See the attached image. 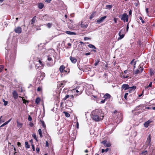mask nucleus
<instances>
[{
	"instance_id": "obj_1",
	"label": "nucleus",
	"mask_w": 155,
	"mask_h": 155,
	"mask_svg": "<svg viewBox=\"0 0 155 155\" xmlns=\"http://www.w3.org/2000/svg\"><path fill=\"white\" fill-rule=\"evenodd\" d=\"M7 46L5 48L6 49L7 51L9 50L10 49L13 50L14 51V53L12 54L9 56V58L7 56L5 57V59L8 60V61L11 63H13L15 58L16 53L15 52V49L17 47V44L16 41H13L12 43L11 44L10 42L8 40L7 42Z\"/></svg>"
},
{
	"instance_id": "obj_2",
	"label": "nucleus",
	"mask_w": 155,
	"mask_h": 155,
	"mask_svg": "<svg viewBox=\"0 0 155 155\" xmlns=\"http://www.w3.org/2000/svg\"><path fill=\"white\" fill-rule=\"evenodd\" d=\"M91 117L93 120L96 121H99L103 119L104 116H102L100 111L97 109L91 112Z\"/></svg>"
},
{
	"instance_id": "obj_3",
	"label": "nucleus",
	"mask_w": 155,
	"mask_h": 155,
	"mask_svg": "<svg viewBox=\"0 0 155 155\" xmlns=\"http://www.w3.org/2000/svg\"><path fill=\"white\" fill-rule=\"evenodd\" d=\"M55 63V61H54L51 57L49 55L47 56V59L46 61V65L48 67H51Z\"/></svg>"
},
{
	"instance_id": "obj_4",
	"label": "nucleus",
	"mask_w": 155,
	"mask_h": 155,
	"mask_svg": "<svg viewBox=\"0 0 155 155\" xmlns=\"http://www.w3.org/2000/svg\"><path fill=\"white\" fill-rule=\"evenodd\" d=\"M116 115L117 116V117L116 119H117V123L118 124L122 121L123 116L121 113L119 112L117 113L116 114H114V116Z\"/></svg>"
},
{
	"instance_id": "obj_5",
	"label": "nucleus",
	"mask_w": 155,
	"mask_h": 155,
	"mask_svg": "<svg viewBox=\"0 0 155 155\" xmlns=\"http://www.w3.org/2000/svg\"><path fill=\"white\" fill-rule=\"evenodd\" d=\"M124 31L125 29H124L120 30L118 34L120 37L118 38V40H120L124 37L125 35Z\"/></svg>"
},
{
	"instance_id": "obj_6",
	"label": "nucleus",
	"mask_w": 155,
	"mask_h": 155,
	"mask_svg": "<svg viewBox=\"0 0 155 155\" xmlns=\"http://www.w3.org/2000/svg\"><path fill=\"white\" fill-rule=\"evenodd\" d=\"M143 70V68L141 66L138 69H137L134 72V74H137L141 73Z\"/></svg>"
},
{
	"instance_id": "obj_7",
	"label": "nucleus",
	"mask_w": 155,
	"mask_h": 155,
	"mask_svg": "<svg viewBox=\"0 0 155 155\" xmlns=\"http://www.w3.org/2000/svg\"><path fill=\"white\" fill-rule=\"evenodd\" d=\"M81 27L83 29H86L88 26L87 22H81Z\"/></svg>"
},
{
	"instance_id": "obj_8",
	"label": "nucleus",
	"mask_w": 155,
	"mask_h": 155,
	"mask_svg": "<svg viewBox=\"0 0 155 155\" xmlns=\"http://www.w3.org/2000/svg\"><path fill=\"white\" fill-rule=\"evenodd\" d=\"M101 143L103 144L104 146L107 147H110L111 145L110 143L109 142L106 140L102 141Z\"/></svg>"
},
{
	"instance_id": "obj_9",
	"label": "nucleus",
	"mask_w": 155,
	"mask_h": 155,
	"mask_svg": "<svg viewBox=\"0 0 155 155\" xmlns=\"http://www.w3.org/2000/svg\"><path fill=\"white\" fill-rule=\"evenodd\" d=\"M128 16L126 13H124L122 15H120L119 16V17L120 18V19L121 20L123 21L124 22L125 21L126 18Z\"/></svg>"
},
{
	"instance_id": "obj_10",
	"label": "nucleus",
	"mask_w": 155,
	"mask_h": 155,
	"mask_svg": "<svg viewBox=\"0 0 155 155\" xmlns=\"http://www.w3.org/2000/svg\"><path fill=\"white\" fill-rule=\"evenodd\" d=\"M106 18H107L106 16H104L103 17H101L100 19H97V20L96 22L98 24H100V23H101V22H103L104 21V20Z\"/></svg>"
},
{
	"instance_id": "obj_11",
	"label": "nucleus",
	"mask_w": 155,
	"mask_h": 155,
	"mask_svg": "<svg viewBox=\"0 0 155 155\" xmlns=\"http://www.w3.org/2000/svg\"><path fill=\"white\" fill-rule=\"evenodd\" d=\"M121 88L122 89V90L124 89V90L125 91L129 89L130 87L129 86V85L127 84H124L122 85Z\"/></svg>"
},
{
	"instance_id": "obj_12",
	"label": "nucleus",
	"mask_w": 155,
	"mask_h": 155,
	"mask_svg": "<svg viewBox=\"0 0 155 155\" xmlns=\"http://www.w3.org/2000/svg\"><path fill=\"white\" fill-rule=\"evenodd\" d=\"M83 90V87L82 86H80L77 89L75 90H75L77 93H79V94H77V95H78L81 94Z\"/></svg>"
},
{
	"instance_id": "obj_13",
	"label": "nucleus",
	"mask_w": 155,
	"mask_h": 155,
	"mask_svg": "<svg viewBox=\"0 0 155 155\" xmlns=\"http://www.w3.org/2000/svg\"><path fill=\"white\" fill-rule=\"evenodd\" d=\"M144 107L143 104H141L136 107L134 109V110H142Z\"/></svg>"
},
{
	"instance_id": "obj_14",
	"label": "nucleus",
	"mask_w": 155,
	"mask_h": 155,
	"mask_svg": "<svg viewBox=\"0 0 155 155\" xmlns=\"http://www.w3.org/2000/svg\"><path fill=\"white\" fill-rule=\"evenodd\" d=\"M14 31L16 33L19 34L21 32V28L20 27H18L15 28Z\"/></svg>"
},
{
	"instance_id": "obj_15",
	"label": "nucleus",
	"mask_w": 155,
	"mask_h": 155,
	"mask_svg": "<svg viewBox=\"0 0 155 155\" xmlns=\"http://www.w3.org/2000/svg\"><path fill=\"white\" fill-rule=\"evenodd\" d=\"M136 88V86H133L131 87H130V88H129L130 89L128 91L130 93L132 92V91H134L135 90Z\"/></svg>"
},
{
	"instance_id": "obj_16",
	"label": "nucleus",
	"mask_w": 155,
	"mask_h": 155,
	"mask_svg": "<svg viewBox=\"0 0 155 155\" xmlns=\"http://www.w3.org/2000/svg\"><path fill=\"white\" fill-rule=\"evenodd\" d=\"M13 97L15 99H17L18 98V94L16 91H14L12 93Z\"/></svg>"
},
{
	"instance_id": "obj_17",
	"label": "nucleus",
	"mask_w": 155,
	"mask_h": 155,
	"mask_svg": "<svg viewBox=\"0 0 155 155\" xmlns=\"http://www.w3.org/2000/svg\"><path fill=\"white\" fill-rule=\"evenodd\" d=\"M70 59L73 63H75L77 61V59L71 56L70 57Z\"/></svg>"
},
{
	"instance_id": "obj_18",
	"label": "nucleus",
	"mask_w": 155,
	"mask_h": 155,
	"mask_svg": "<svg viewBox=\"0 0 155 155\" xmlns=\"http://www.w3.org/2000/svg\"><path fill=\"white\" fill-rule=\"evenodd\" d=\"M38 7L39 9H42L44 7V5L42 3H38Z\"/></svg>"
},
{
	"instance_id": "obj_19",
	"label": "nucleus",
	"mask_w": 155,
	"mask_h": 155,
	"mask_svg": "<svg viewBox=\"0 0 155 155\" xmlns=\"http://www.w3.org/2000/svg\"><path fill=\"white\" fill-rule=\"evenodd\" d=\"M111 96L110 94H109L106 93V94L104 96V99L106 101L109 98L110 99Z\"/></svg>"
},
{
	"instance_id": "obj_20",
	"label": "nucleus",
	"mask_w": 155,
	"mask_h": 155,
	"mask_svg": "<svg viewBox=\"0 0 155 155\" xmlns=\"http://www.w3.org/2000/svg\"><path fill=\"white\" fill-rule=\"evenodd\" d=\"M65 33L68 35H76V33L75 32H71L69 31H65Z\"/></svg>"
},
{
	"instance_id": "obj_21",
	"label": "nucleus",
	"mask_w": 155,
	"mask_h": 155,
	"mask_svg": "<svg viewBox=\"0 0 155 155\" xmlns=\"http://www.w3.org/2000/svg\"><path fill=\"white\" fill-rule=\"evenodd\" d=\"M12 119H10L8 121H6L5 123H4V124H3L2 125L0 126V127H2L5 125L7 124Z\"/></svg>"
},
{
	"instance_id": "obj_22",
	"label": "nucleus",
	"mask_w": 155,
	"mask_h": 155,
	"mask_svg": "<svg viewBox=\"0 0 155 155\" xmlns=\"http://www.w3.org/2000/svg\"><path fill=\"white\" fill-rule=\"evenodd\" d=\"M151 121L150 120H148L147 121L145 122L144 124V125L145 127H147L149 126V124L150 123Z\"/></svg>"
},
{
	"instance_id": "obj_23",
	"label": "nucleus",
	"mask_w": 155,
	"mask_h": 155,
	"mask_svg": "<svg viewBox=\"0 0 155 155\" xmlns=\"http://www.w3.org/2000/svg\"><path fill=\"white\" fill-rule=\"evenodd\" d=\"M65 67L63 65H61L59 68V70L60 72H62L65 68Z\"/></svg>"
},
{
	"instance_id": "obj_24",
	"label": "nucleus",
	"mask_w": 155,
	"mask_h": 155,
	"mask_svg": "<svg viewBox=\"0 0 155 155\" xmlns=\"http://www.w3.org/2000/svg\"><path fill=\"white\" fill-rule=\"evenodd\" d=\"M96 15V13L95 12H93L90 15L89 17V18L90 19H92L93 18H94L95 17V16Z\"/></svg>"
},
{
	"instance_id": "obj_25",
	"label": "nucleus",
	"mask_w": 155,
	"mask_h": 155,
	"mask_svg": "<svg viewBox=\"0 0 155 155\" xmlns=\"http://www.w3.org/2000/svg\"><path fill=\"white\" fill-rule=\"evenodd\" d=\"M36 16H35L31 19V24L33 25L35 22L36 20Z\"/></svg>"
},
{
	"instance_id": "obj_26",
	"label": "nucleus",
	"mask_w": 155,
	"mask_h": 155,
	"mask_svg": "<svg viewBox=\"0 0 155 155\" xmlns=\"http://www.w3.org/2000/svg\"><path fill=\"white\" fill-rule=\"evenodd\" d=\"M38 132L40 137H43V135L42 133V131L41 129H40L38 130Z\"/></svg>"
},
{
	"instance_id": "obj_27",
	"label": "nucleus",
	"mask_w": 155,
	"mask_h": 155,
	"mask_svg": "<svg viewBox=\"0 0 155 155\" xmlns=\"http://www.w3.org/2000/svg\"><path fill=\"white\" fill-rule=\"evenodd\" d=\"M88 47L91 48L96 49L95 47L92 44H89L88 45Z\"/></svg>"
},
{
	"instance_id": "obj_28",
	"label": "nucleus",
	"mask_w": 155,
	"mask_h": 155,
	"mask_svg": "<svg viewBox=\"0 0 155 155\" xmlns=\"http://www.w3.org/2000/svg\"><path fill=\"white\" fill-rule=\"evenodd\" d=\"M40 101V99L39 97H37L35 100V103L37 104H38Z\"/></svg>"
},
{
	"instance_id": "obj_29",
	"label": "nucleus",
	"mask_w": 155,
	"mask_h": 155,
	"mask_svg": "<svg viewBox=\"0 0 155 155\" xmlns=\"http://www.w3.org/2000/svg\"><path fill=\"white\" fill-rule=\"evenodd\" d=\"M112 7V5H107L106 6V8L107 9H111Z\"/></svg>"
},
{
	"instance_id": "obj_30",
	"label": "nucleus",
	"mask_w": 155,
	"mask_h": 155,
	"mask_svg": "<svg viewBox=\"0 0 155 155\" xmlns=\"http://www.w3.org/2000/svg\"><path fill=\"white\" fill-rule=\"evenodd\" d=\"M25 147L27 148H29L30 147V146L28 144V142L27 141H26L25 142Z\"/></svg>"
},
{
	"instance_id": "obj_31",
	"label": "nucleus",
	"mask_w": 155,
	"mask_h": 155,
	"mask_svg": "<svg viewBox=\"0 0 155 155\" xmlns=\"http://www.w3.org/2000/svg\"><path fill=\"white\" fill-rule=\"evenodd\" d=\"M48 28H50L51 27L53 24L52 23H49L46 24Z\"/></svg>"
},
{
	"instance_id": "obj_32",
	"label": "nucleus",
	"mask_w": 155,
	"mask_h": 155,
	"mask_svg": "<svg viewBox=\"0 0 155 155\" xmlns=\"http://www.w3.org/2000/svg\"><path fill=\"white\" fill-rule=\"evenodd\" d=\"M32 136L33 137V138L35 140L37 141H38L36 135V134L35 133H33L32 134Z\"/></svg>"
},
{
	"instance_id": "obj_33",
	"label": "nucleus",
	"mask_w": 155,
	"mask_h": 155,
	"mask_svg": "<svg viewBox=\"0 0 155 155\" xmlns=\"http://www.w3.org/2000/svg\"><path fill=\"white\" fill-rule=\"evenodd\" d=\"M41 124H42V126L44 128H45L46 127V126L45 124V123H44V121H41Z\"/></svg>"
},
{
	"instance_id": "obj_34",
	"label": "nucleus",
	"mask_w": 155,
	"mask_h": 155,
	"mask_svg": "<svg viewBox=\"0 0 155 155\" xmlns=\"http://www.w3.org/2000/svg\"><path fill=\"white\" fill-rule=\"evenodd\" d=\"M22 100L23 101V103L27 105L28 103L29 102L28 101H26L25 99H23V98Z\"/></svg>"
},
{
	"instance_id": "obj_35",
	"label": "nucleus",
	"mask_w": 155,
	"mask_h": 155,
	"mask_svg": "<svg viewBox=\"0 0 155 155\" xmlns=\"http://www.w3.org/2000/svg\"><path fill=\"white\" fill-rule=\"evenodd\" d=\"M142 155H149L147 150H145L142 153Z\"/></svg>"
},
{
	"instance_id": "obj_36",
	"label": "nucleus",
	"mask_w": 155,
	"mask_h": 155,
	"mask_svg": "<svg viewBox=\"0 0 155 155\" xmlns=\"http://www.w3.org/2000/svg\"><path fill=\"white\" fill-rule=\"evenodd\" d=\"M64 113L65 114V116L67 117H69L70 116V114H69V113H68L66 112H64Z\"/></svg>"
},
{
	"instance_id": "obj_37",
	"label": "nucleus",
	"mask_w": 155,
	"mask_h": 155,
	"mask_svg": "<svg viewBox=\"0 0 155 155\" xmlns=\"http://www.w3.org/2000/svg\"><path fill=\"white\" fill-rule=\"evenodd\" d=\"M99 62H100V61L98 60H96L94 64V66H97L99 64Z\"/></svg>"
},
{
	"instance_id": "obj_38",
	"label": "nucleus",
	"mask_w": 155,
	"mask_h": 155,
	"mask_svg": "<svg viewBox=\"0 0 155 155\" xmlns=\"http://www.w3.org/2000/svg\"><path fill=\"white\" fill-rule=\"evenodd\" d=\"M128 95V93H126L125 94L124 96V98L126 100H128V98H127V95Z\"/></svg>"
},
{
	"instance_id": "obj_39",
	"label": "nucleus",
	"mask_w": 155,
	"mask_h": 155,
	"mask_svg": "<svg viewBox=\"0 0 155 155\" xmlns=\"http://www.w3.org/2000/svg\"><path fill=\"white\" fill-rule=\"evenodd\" d=\"M3 101L4 102V105L5 106H6L8 104V101H5L4 99H3Z\"/></svg>"
},
{
	"instance_id": "obj_40",
	"label": "nucleus",
	"mask_w": 155,
	"mask_h": 155,
	"mask_svg": "<svg viewBox=\"0 0 155 155\" xmlns=\"http://www.w3.org/2000/svg\"><path fill=\"white\" fill-rule=\"evenodd\" d=\"M152 85V82H151L149 83V84L148 86L145 87L146 89L148 88L149 87H151Z\"/></svg>"
},
{
	"instance_id": "obj_41",
	"label": "nucleus",
	"mask_w": 155,
	"mask_h": 155,
	"mask_svg": "<svg viewBox=\"0 0 155 155\" xmlns=\"http://www.w3.org/2000/svg\"><path fill=\"white\" fill-rule=\"evenodd\" d=\"M4 68V66L2 65H0V73L1 72Z\"/></svg>"
},
{
	"instance_id": "obj_42",
	"label": "nucleus",
	"mask_w": 155,
	"mask_h": 155,
	"mask_svg": "<svg viewBox=\"0 0 155 155\" xmlns=\"http://www.w3.org/2000/svg\"><path fill=\"white\" fill-rule=\"evenodd\" d=\"M147 142H148L149 143H150V141H151V138H150V136H149L148 137V138H147Z\"/></svg>"
},
{
	"instance_id": "obj_43",
	"label": "nucleus",
	"mask_w": 155,
	"mask_h": 155,
	"mask_svg": "<svg viewBox=\"0 0 155 155\" xmlns=\"http://www.w3.org/2000/svg\"><path fill=\"white\" fill-rule=\"evenodd\" d=\"M70 97V95H66L65 97L63 98L64 100H66L68 98H69Z\"/></svg>"
},
{
	"instance_id": "obj_44",
	"label": "nucleus",
	"mask_w": 155,
	"mask_h": 155,
	"mask_svg": "<svg viewBox=\"0 0 155 155\" xmlns=\"http://www.w3.org/2000/svg\"><path fill=\"white\" fill-rule=\"evenodd\" d=\"M28 120L29 121H31L32 120V117L29 115L28 116Z\"/></svg>"
},
{
	"instance_id": "obj_45",
	"label": "nucleus",
	"mask_w": 155,
	"mask_h": 155,
	"mask_svg": "<svg viewBox=\"0 0 155 155\" xmlns=\"http://www.w3.org/2000/svg\"><path fill=\"white\" fill-rule=\"evenodd\" d=\"M2 117V116H1L0 118V124L4 122L5 121L4 120H3L1 119Z\"/></svg>"
},
{
	"instance_id": "obj_46",
	"label": "nucleus",
	"mask_w": 155,
	"mask_h": 155,
	"mask_svg": "<svg viewBox=\"0 0 155 155\" xmlns=\"http://www.w3.org/2000/svg\"><path fill=\"white\" fill-rule=\"evenodd\" d=\"M129 23H128L127 25V27H126V31L127 32L128 31V30L129 29Z\"/></svg>"
},
{
	"instance_id": "obj_47",
	"label": "nucleus",
	"mask_w": 155,
	"mask_h": 155,
	"mask_svg": "<svg viewBox=\"0 0 155 155\" xmlns=\"http://www.w3.org/2000/svg\"><path fill=\"white\" fill-rule=\"evenodd\" d=\"M18 126L20 128L21 127H22V124L20 123H17Z\"/></svg>"
},
{
	"instance_id": "obj_48",
	"label": "nucleus",
	"mask_w": 155,
	"mask_h": 155,
	"mask_svg": "<svg viewBox=\"0 0 155 155\" xmlns=\"http://www.w3.org/2000/svg\"><path fill=\"white\" fill-rule=\"evenodd\" d=\"M31 146L32 148V150H33V151H35V148L34 145L33 144H32Z\"/></svg>"
},
{
	"instance_id": "obj_49",
	"label": "nucleus",
	"mask_w": 155,
	"mask_h": 155,
	"mask_svg": "<svg viewBox=\"0 0 155 155\" xmlns=\"http://www.w3.org/2000/svg\"><path fill=\"white\" fill-rule=\"evenodd\" d=\"M106 101L104 99V100L101 101L100 102V103L101 104H103L105 102V101Z\"/></svg>"
},
{
	"instance_id": "obj_50",
	"label": "nucleus",
	"mask_w": 155,
	"mask_h": 155,
	"mask_svg": "<svg viewBox=\"0 0 155 155\" xmlns=\"http://www.w3.org/2000/svg\"><path fill=\"white\" fill-rule=\"evenodd\" d=\"M90 39H91L88 37H85L84 38V40H90Z\"/></svg>"
},
{
	"instance_id": "obj_51",
	"label": "nucleus",
	"mask_w": 155,
	"mask_h": 155,
	"mask_svg": "<svg viewBox=\"0 0 155 155\" xmlns=\"http://www.w3.org/2000/svg\"><path fill=\"white\" fill-rule=\"evenodd\" d=\"M114 22L116 23H117V18H114Z\"/></svg>"
},
{
	"instance_id": "obj_52",
	"label": "nucleus",
	"mask_w": 155,
	"mask_h": 155,
	"mask_svg": "<svg viewBox=\"0 0 155 155\" xmlns=\"http://www.w3.org/2000/svg\"><path fill=\"white\" fill-rule=\"evenodd\" d=\"M36 150L38 152L40 151V149L39 147H37L36 148Z\"/></svg>"
},
{
	"instance_id": "obj_53",
	"label": "nucleus",
	"mask_w": 155,
	"mask_h": 155,
	"mask_svg": "<svg viewBox=\"0 0 155 155\" xmlns=\"http://www.w3.org/2000/svg\"><path fill=\"white\" fill-rule=\"evenodd\" d=\"M70 97H71L70 98V99L71 100L73 99L74 98V96L73 95H71L70 96Z\"/></svg>"
},
{
	"instance_id": "obj_54",
	"label": "nucleus",
	"mask_w": 155,
	"mask_h": 155,
	"mask_svg": "<svg viewBox=\"0 0 155 155\" xmlns=\"http://www.w3.org/2000/svg\"><path fill=\"white\" fill-rule=\"evenodd\" d=\"M46 146L47 147H48L49 146L48 143L47 141L46 142Z\"/></svg>"
},
{
	"instance_id": "obj_55",
	"label": "nucleus",
	"mask_w": 155,
	"mask_h": 155,
	"mask_svg": "<svg viewBox=\"0 0 155 155\" xmlns=\"http://www.w3.org/2000/svg\"><path fill=\"white\" fill-rule=\"evenodd\" d=\"M132 10H130L129 12V15H131L132 14Z\"/></svg>"
},
{
	"instance_id": "obj_56",
	"label": "nucleus",
	"mask_w": 155,
	"mask_h": 155,
	"mask_svg": "<svg viewBox=\"0 0 155 155\" xmlns=\"http://www.w3.org/2000/svg\"><path fill=\"white\" fill-rule=\"evenodd\" d=\"M29 125L31 127H32L33 125V123L30 122L29 123Z\"/></svg>"
},
{
	"instance_id": "obj_57",
	"label": "nucleus",
	"mask_w": 155,
	"mask_h": 155,
	"mask_svg": "<svg viewBox=\"0 0 155 155\" xmlns=\"http://www.w3.org/2000/svg\"><path fill=\"white\" fill-rule=\"evenodd\" d=\"M109 149H110V148H107L105 150V152H107Z\"/></svg>"
},
{
	"instance_id": "obj_58",
	"label": "nucleus",
	"mask_w": 155,
	"mask_h": 155,
	"mask_svg": "<svg viewBox=\"0 0 155 155\" xmlns=\"http://www.w3.org/2000/svg\"><path fill=\"white\" fill-rule=\"evenodd\" d=\"M41 88L40 87H38L37 88L38 91H41Z\"/></svg>"
},
{
	"instance_id": "obj_59",
	"label": "nucleus",
	"mask_w": 155,
	"mask_h": 155,
	"mask_svg": "<svg viewBox=\"0 0 155 155\" xmlns=\"http://www.w3.org/2000/svg\"><path fill=\"white\" fill-rule=\"evenodd\" d=\"M17 145L18 147H20L21 145V143L20 142H18L17 143Z\"/></svg>"
},
{
	"instance_id": "obj_60",
	"label": "nucleus",
	"mask_w": 155,
	"mask_h": 155,
	"mask_svg": "<svg viewBox=\"0 0 155 155\" xmlns=\"http://www.w3.org/2000/svg\"><path fill=\"white\" fill-rule=\"evenodd\" d=\"M90 54H91L90 52H88V53H85V55H88Z\"/></svg>"
},
{
	"instance_id": "obj_61",
	"label": "nucleus",
	"mask_w": 155,
	"mask_h": 155,
	"mask_svg": "<svg viewBox=\"0 0 155 155\" xmlns=\"http://www.w3.org/2000/svg\"><path fill=\"white\" fill-rule=\"evenodd\" d=\"M134 59H133L130 62V64H132L134 63Z\"/></svg>"
},
{
	"instance_id": "obj_62",
	"label": "nucleus",
	"mask_w": 155,
	"mask_h": 155,
	"mask_svg": "<svg viewBox=\"0 0 155 155\" xmlns=\"http://www.w3.org/2000/svg\"><path fill=\"white\" fill-rule=\"evenodd\" d=\"M68 45L69 46H71V44L70 43H68Z\"/></svg>"
},
{
	"instance_id": "obj_63",
	"label": "nucleus",
	"mask_w": 155,
	"mask_h": 155,
	"mask_svg": "<svg viewBox=\"0 0 155 155\" xmlns=\"http://www.w3.org/2000/svg\"><path fill=\"white\" fill-rule=\"evenodd\" d=\"M125 21L126 22H127L128 21V16L127 18H126Z\"/></svg>"
},
{
	"instance_id": "obj_64",
	"label": "nucleus",
	"mask_w": 155,
	"mask_h": 155,
	"mask_svg": "<svg viewBox=\"0 0 155 155\" xmlns=\"http://www.w3.org/2000/svg\"><path fill=\"white\" fill-rule=\"evenodd\" d=\"M141 21V22L142 24H144L145 23V21L143 20H142Z\"/></svg>"
}]
</instances>
